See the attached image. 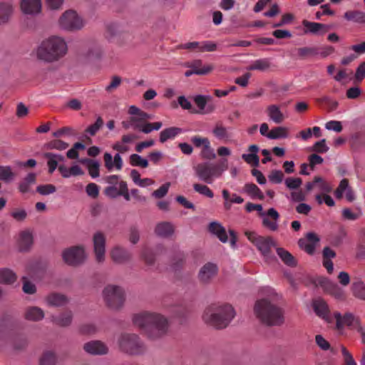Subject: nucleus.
I'll return each instance as SVG.
<instances>
[{
	"mask_svg": "<svg viewBox=\"0 0 365 365\" xmlns=\"http://www.w3.org/2000/svg\"><path fill=\"white\" fill-rule=\"evenodd\" d=\"M211 99L210 96L197 95L194 97V102L198 108V110H193L191 112L194 113H210L215 110V106L207 104V101Z\"/></svg>",
	"mask_w": 365,
	"mask_h": 365,
	"instance_id": "obj_17",
	"label": "nucleus"
},
{
	"mask_svg": "<svg viewBox=\"0 0 365 365\" xmlns=\"http://www.w3.org/2000/svg\"><path fill=\"white\" fill-rule=\"evenodd\" d=\"M344 18L349 21L357 23H365V12L361 11H350L344 14Z\"/></svg>",
	"mask_w": 365,
	"mask_h": 365,
	"instance_id": "obj_45",
	"label": "nucleus"
},
{
	"mask_svg": "<svg viewBox=\"0 0 365 365\" xmlns=\"http://www.w3.org/2000/svg\"><path fill=\"white\" fill-rule=\"evenodd\" d=\"M103 299L111 309H119L124 304L125 297L124 290L119 286L110 284L103 291Z\"/></svg>",
	"mask_w": 365,
	"mask_h": 365,
	"instance_id": "obj_7",
	"label": "nucleus"
},
{
	"mask_svg": "<svg viewBox=\"0 0 365 365\" xmlns=\"http://www.w3.org/2000/svg\"><path fill=\"white\" fill-rule=\"evenodd\" d=\"M217 48V45L216 43L210 41H205L201 42V48L200 52H212L216 51Z\"/></svg>",
	"mask_w": 365,
	"mask_h": 365,
	"instance_id": "obj_59",
	"label": "nucleus"
},
{
	"mask_svg": "<svg viewBox=\"0 0 365 365\" xmlns=\"http://www.w3.org/2000/svg\"><path fill=\"white\" fill-rule=\"evenodd\" d=\"M245 235L264 257L269 255L272 247L274 246V242L271 237L259 236L256 232L250 231H247Z\"/></svg>",
	"mask_w": 365,
	"mask_h": 365,
	"instance_id": "obj_9",
	"label": "nucleus"
},
{
	"mask_svg": "<svg viewBox=\"0 0 365 365\" xmlns=\"http://www.w3.org/2000/svg\"><path fill=\"white\" fill-rule=\"evenodd\" d=\"M325 128L329 130L340 133L342 130L341 123L337 120H330L325 124Z\"/></svg>",
	"mask_w": 365,
	"mask_h": 365,
	"instance_id": "obj_60",
	"label": "nucleus"
},
{
	"mask_svg": "<svg viewBox=\"0 0 365 365\" xmlns=\"http://www.w3.org/2000/svg\"><path fill=\"white\" fill-rule=\"evenodd\" d=\"M56 355L50 351L44 352L39 359V365H56Z\"/></svg>",
	"mask_w": 365,
	"mask_h": 365,
	"instance_id": "obj_46",
	"label": "nucleus"
},
{
	"mask_svg": "<svg viewBox=\"0 0 365 365\" xmlns=\"http://www.w3.org/2000/svg\"><path fill=\"white\" fill-rule=\"evenodd\" d=\"M133 324L142 329L151 339H158L168 331L167 319L158 313L141 312L133 317Z\"/></svg>",
	"mask_w": 365,
	"mask_h": 365,
	"instance_id": "obj_2",
	"label": "nucleus"
},
{
	"mask_svg": "<svg viewBox=\"0 0 365 365\" xmlns=\"http://www.w3.org/2000/svg\"><path fill=\"white\" fill-rule=\"evenodd\" d=\"M257 319L267 327H281L285 322L284 310L267 298L257 300L254 306Z\"/></svg>",
	"mask_w": 365,
	"mask_h": 365,
	"instance_id": "obj_3",
	"label": "nucleus"
},
{
	"mask_svg": "<svg viewBox=\"0 0 365 365\" xmlns=\"http://www.w3.org/2000/svg\"><path fill=\"white\" fill-rule=\"evenodd\" d=\"M302 24L304 26V34L323 36L331 28V26L327 24L312 22L307 20H303Z\"/></svg>",
	"mask_w": 365,
	"mask_h": 365,
	"instance_id": "obj_14",
	"label": "nucleus"
},
{
	"mask_svg": "<svg viewBox=\"0 0 365 365\" xmlns=\"http://www.w3.org/2000/svg\"><path fill=\"white\" fill-rule=\"evenodd\" d=\"M16 177V174L12 171L10 166L0 165V180L6 183L12 182Z\"/></svg>",
	"mask_w": 365,
	"mask_h": 365,
	"instance_id": "obj_43",
	"label": "nucleus"
},
{
	"mask_svg": "<svg viewBox=\"0 0 365 365\" xmlns=\"http://www.w3.org/2000/svg\"><path fill=\"white\" fill-rule=\"evenodd\" d=\"M103 120L101 116H98L96 122L86 128V133L89 134L91 136H93L103 127Z\"/></svg>",
	"mask_w": 365,
	"mask_h": 365,
	"instance_id": "obj_50",
	"label": "nucleus"
},
{
	"mask_svg": "<svg viewBox=\"0 0 365 365\" xmlns=\"http://www.w3.org/2000/svg\"><path fill=\"white\" fill-rule=\"evenodd\" d=\"M17 279L16 273L8 268L0 269V283L4 284H12Z\"/></svg>",
	"mask_w": 365,
	"mask_h": 365,
	"instance_id": "obj_33",
	"label": "nucleus"
},
{
	"mask_svg": "<svg viewBox=\"0 0 365 365\" xmlns=\"http://www.w3.org/2000/svg\"><path fill=\"white\" fill-rule=\"evenodd\" d=\"M34 243V238L29 231H23L19 235L18 241L19 250L21 252H26L31 249Z\"/></svg>",
	"mask_w": 365,
	"mask_h": 365,
	"instance_id": "obj_24",
	"label": "nucleus"
},
{
	"mask_svg": "<svg viewBox=\"0 0 365 365\" xmlns=\"http://www.w3.org/2000/svg\"><path fill=\"white\" fill-rule=\"evenodd\" d=\"M319 55V48L316 46H304L297 48L299 59L304 60Z\"/></svg>",
	"mask_w": 365,
	"mask_h": 365,
	"instance_id": "obj_34",
	"label": "nucleus"
},
{
	"mask_svg": "<svg viewBox=\"0 0 365 365\" xmlns=\"http://www.w3.org/2000/svg\"><path fill=\"white\" fill-rule=\"evenodd\" d=\"M82 163L87 165L88 173L91 176V178H96L99 177L100 163L98 161L87 158L83 160Z\"/></svg>",
	"mask_w": 365,
	"mask_h": 365,
	"instance_id": "obj_41",
	"label": "nucleus"
},
{
	"mask_svg": "<svg viewBox=\"0 0 365 365\" xmlns=\"http://www.w3.org/2000/svg\"><path fill=\"white\" fill-rule=\"evenodd\" d=\"M86 352L92 355H102L108 352V347L101 341H91L83 345Z\"/></svg>",
	"mask_w": 365,
	"mask_h": 365,
	"instance_id": "obj_20",
	"label": "nucleus"
},
{
	"mask_svg": "<svg viewBox=\"0 0 365 365\" xmlns=\"http://www.w3.org/2000/svg\"><path fill=\"white\" fill-rule=\"evenodd\" d=\"M155 233L161 237H169L174 233V226L170 222H161L156 225Z\"/></svg>",
	"mask_w": 365,
	"mask_h": 365,
	"instance_id": "obj_27",
	"label": "nucleus"
},
{
	"mask_svg": "<svg viewBox=\"0 0 365 365\" xmlns=\"http://www.w3.org/2000/svg\"><path fill=\"white\" fill-rule=\"evenodd\" d=\"M62 258L68 265L77 267L84 263L87 255L83 246H73L63 251Z\"/></svg>",
	"mask_w": 365,
	"mask_h": 365,
	"instance_id": "obj_8",
	"label": "nucleus"
},
{
	"mask_svg": "<svg viewBox=\"0 0 365 365\" xmlns=\"http://www.w3.org/2000/svg\"><path fill=\"white\" fill-rule=\"evenodd\" d=\"M218 267L217 264L207 262L205 264L198 272V279L200 283L207 284L217 274Z\"/></svg>",
	"mask_w": 365,
	"mask_h": 365,
	"instance_id": "obj_13",
	"label": "nucleus"
},
{
	"mask_svg": "<svg viewBox=\"0 0 365 365\" xmlns=\"http://www.w3.org/2000/svg\"><path fill=\"white\" fill-rule=\"evenodd\" d=\"M105 167L108 170H111L113 168H115L118 170L122 169L123 160L120 153H116L113 159L110 153H106L103 155Z\"/></svg>",
	"mask_w": 365,
	"mask_h": 365,
	"instance_id": "obj_23",
	"label": "nucleus"
},
{
	"mask_svg": "<svg viewBox=\"0 0 365 365\" xmlns=\"http://www.w3.org/2000/svg\"><path fill=\"white\" fill-rule=\"evenodd\" d=\"M266 215L262 219V225L272 232L277 231L279 227V212L274 207H271L267 210Z\"/></svg>",
	"mask_w": 365,
	"mask_h": 365,
	"instance_id": "obj_18",
	"label": "nucleus"
},
{
	"mask_svg": "<svg viewBox=\"0 0 365 365\" xmlns=\"http://www.w3.org/2000/svg\"><path fill=\"white\" fill-rule=\"evenodd\" d=\"M312 150L320 153H327L329 150V147L326 145V140L322 139L316 142L312 146Z\"/></svg>",
	"mask_w": 365,
	"mask_h": 365,
	"instance_id": "obj_56",
	"label": "nucleus"
},
{
	"mask_svg": "<svg viewBox=\"0 0 365 365\" xmlns=\"http://www.w3.org/2000/svg\"><path fill=\"white\" fill-rule=\"evenodd\" d=\"M289 136V129L287 127L279 126L272 128L267 135V138L272 140L287 138Z\"/></svg>",
	"mask_w": 365,
	"mask_h": 365,
	"instance_id": "obj_39",
	"label": "nucleus"
},
{
	"mask_svg": "<svg viewBox=\"0 0 365 365\" xmlns=\"http://www.w3.org/2000/svg\"><path fill=\"white\" fill-rule=\"evenodd\" d=\"M110 257L112 261L118 264H123L130 262L132 259L131 253L125 248L115 245L110 251Z\"/></svg>",
	"mask_w": 365,
	"mask_h": 365,
	"instance_id": "obj_15",
	"label": "nucleus"
},
{
	"mask_svg": "<svg viewBox=\"0 0 365 365\" xmlns=\"http://www.w3.org/2000/svg\"><path fill=\"white\" fill-rule=\"evenodd\" d=\"M46 302L49 306L61 307L68 302V299L63 294L52 293L47 296Z\"/></svg>",
	"mask_w": 365,
	"mask_h": 365,
	"instance_id": "obj_31",
	"label": "nucleus"
},
{
	"mask_svg": "<svg viewBox=\"0 0 365 365\" xmlns=\"http://www.w3.org/2000/svg\"><path fill=\"white\" fill-rule=\"evenodd\" d=\"M36 182V174L34 173H29L19 185V190L20 192L25 194L30 191L31 186Z\"/></svg>",
	"mask_w": 365,
	"mask_h": 365,
	"instance_id": "obj_30",
	"label": "nucleus"
},
{
	"mask_svg": "<svg viewBox=\"0 0 365 365\" xmlns=\"http://www.w3.org/2000/svg\"><path fill=\"white\" fill-rule=\"evenodd\" d=\"M22 12L28 15H36L41 11V0H22L21 2Z\"/></svg>",
	"mask_w": 365,
	"mask_h": 365,
	"instance_id": "obj_21",
	"label": "nucleus"
},
{
	"mask_svg": "<svg viewBox=\"0 0 365 365\" xmlns=\"http://www.w3.org/2000/svg\"><path fill=\"white\" fill-rule=\"evenodd\" d=\"M200 155L202 159L209 160H214L216 158V154L214 149L211 148L210 143L202 148Z\"/></svg>",
	"mask_w": 365,
	"mask_h": 365,
	"instance_id": "obj_51",
	"label": "nucleus"
},
{
	"mask_svg": "<svg viewBox=\"0 0 365 365\" xmlns=\"http://www.w3.org/2000/svg\"><path fill=\"white\" fill-rule=\"evenodd\" d=\"M271 63L269 58H260L253 62V63L247 67L249 71H264L269 68Z\"/></svg>",
	"mask_w": 365,
	"mask_h": 365,
	"instance_id": "obj_42",
	"label": "nucleus"
},
{
	"mask_svg": "<svg viewBox=\"0 0 365 365\" xmlns=\"http://www.w3.org/2000/svg\"><path fill=\"white\" fill-rule=\"evenodd\" d=\"M11 344L14 350L21 351L27 347L29 339L25 335H16L11 339Z\"/></svg>",
	"mask_w": 365,
	"mask_h": 365,
	"instance_id": "obj_35",
	"label": "nucleus"
},
{
	"mask_svg": "<svg viewBox=\"0 0 365 365\" xmlns=\"http://www.w3.org/2000/svg\"><path fill=\"white\" fill-rule=\"evenodd\" d=\"M285 185L290 190H296L302 184V180L299 178H287L284 180Z\"/></svg>",
	"mask_w": 365,
	"mask_h": 365,
	"instance_id": "obj_54",
	"label": "nucleus"
},
{
	"mask_svg": "<svg viewBox=\"0 0 365 365\" xmlns=\"http://www.w3.org/2000/svg\"><path fill=\"white\" fill-rule=\"evenodd\" d=\"M235 316L233 307L229 304H212L205 309L203 321L215 329L227 327Z\"/></svg>",
	"mask_w": 365,
	"mask_h": 365,
	"instance_id": "obj_4",
	"label": "nucleus"
},
{
	"mask_svg": "<svg viewBox=\"0 0 365 365\" xmlns=\"http://www.w3.org/2000/svg\"><path fill=\"white\" fill-rule=\"evenodd\" d=\"M213 68H214L213 66H212V65H205V66H202L201 71H195V70H192V69L186 71L185 73V76L190 77L193 74L200 75V76L207 75L209 73H210L213 70Z\"/></svg>",
	"mask_w": 365,
	"mask_h": 365,
	"instance_id": "obj_52",
	"label": "nucleus"
},
{
	"mask_svg": "<svg viewBox=\"0 0 365 365\" xmlns=\"http://www.w3.org/2000/svg\"><path fill=\"white\" fill-rule=\"evenodd\" d=\"M118 344L120 350L129 355H140L146 351L143 342L135 334H123L118 339Z\"/></svg>",
	"mask_w": 365,
	"mask_h": 365,
	"instance_id": "obj_6",
	"label": "nucleus"
},
{
	"mask_svg": "<svg viewBox=\"0 0 365 365\" xmlns=\"http://www.w3.org/2000/svg\"><path fill=\"white\" fill-rule=\"evenodd\" d=\"M319 283L326 292L333 296L336 299H344V290L337 284L330 281L327 278L321 279Z\"/></svg>",
	"mask_w": 365,
	"mask_h": 365,
	"instance_id": "obj_16",
	"label": "nucleus"
},
{
	"mask_svg": "<svg viewBox=\"0 0 365 365\" xmlns=\"http://www.w3.org/2000/svg\"><path fill=\"white\" fill-rule=\"evenodd\" d=\"M277 253L283 262L289 267L297 266V261L290 252L282 247L277 248Z\"/></svg>",
	"mask_w": 365,
	"mask_h": 365,
	"instance_id": "obj_40",
	"label": "nucleus"
},
{
	"mask_svg": "<svg viewBox=\"0 0 365 365\" xmlns=\"http://www.w3.org/2000/svg\"><path fill=\"white\" fill-rule=\"evenodd\" d=\"M312 307L317 316L327 322H331L328 305L324 299L319 298L314 300Z\"/></svg>",
	"mask_w": 365,
	"mask_h": 365,
	"instance_id": "obj_19",
	"label": "nucleus"
},
{
	"mask_svg": "<svg viewBox=\"0 0 365 365\" xmlns=\"http://www.w3.org/2000/svg\"><path fill=\"white\" fill-rule=\"evenodd\" d=\"M69 144L61 140H53L46 144L47 149H55L58 150H64L68 148Z\"/></svg>",
	"mask_w": 365,
	"mask_h": 365,
	"instance_id": "obj_48",
	"label": "nucleus"
},
{
	"mask_svg": "<svg viewBox=\"0 0 365 365\" xmlns=\"http://www.w3.org/2000/svg\"><path fill=\"white\" fill-rule=\"evenodd\" d=\"M86 193L88 196L93 198L97 197L99 194L98 186L95 183H89L86 187Z\"/></svg>",
	"mask_w": 365,
	"mask_h": 365,
	"instance_id": "obj_62",
	"label": "nucleus"
},
{
	"mask_svg": "<svg viewBox=\"0 0 365 365\" xmlns=\"http://www.w3.org/2000/svg\"><path fill=\"white\" fill-rule=\"evenodd\" d=\"M56 191V187L52 184L41 185L36 187V192L41 195H48Z\"/></svg>",
	"mask_w": 365,
	"mask_h": 365,
	"instance_id": "obj_53",
	"label": "nucleus"
},
{
	"mask_svg": "<svg viewBox=\"0 0 365 365\" xmlns=\"http://www.w3.org/2000/svg\"><path fill=\"white\" fill-rule=\"evenodd\" d=\"M59 24L63 29L67 31L79 30L83 26L82 19L72 10L66 11L62 14Z\"/></svg>",
	"mask_w": 365,
	"mask_h": 365,
	"instance_id": "obj_10",
	"label": "nucleus"
},
{
	"mask_svg": "<svg viewBox=\"0 0 365 365\" xmlns=\"http://www.w3.org/2000/svg\"><path fill=\"white\" fill-rule=\"evenodd\" d=\"M191 142L194 144V145L197 148H200L202 146L205 148V145L210 143V140L207 138H202L198 135H195L191 138Z\"/></svg>",
	"mask_w": 365,
	"mask_h": 365,
	"instance_id": "obj_61",
	"label": "nucleus"
},
{
	"mask_svg": "<svg viewBox=\"0 0 365 365\" xmlns=\"http://www.w3.org/2000/svg\"><path fill=\"white\" fill-rule=\"evenodd\" d=\"M180 49H187V50H195L197 52H200L201 48V42L198 41H192L188 42L184 44H180L178 46Z\"/></svg>",
	"mask_w": 365,
	"mask_h": 365,
	"instance_id": "obj_58",
	"label": "nucleus"
},
{
	"mask_svg": "<svg viewBox=\"0 0 365 365\" xmlns=\"http://www.w3.org/2000/svg\"><path fill=\"white\" fill-rule=\"evenodd\" d=\"M95 260L98 264H103L106 260V235L101 231L96 232L92 237Z\"/></svg>",
	"mask_w": 365,
	"mask_h": 365,
	"instance_id": "obj_11",
	"label": "nucleus"
},
{
	"mask_svg": "<svg viewBox=\"0 0 365 365\" xmlns=\"http://www.w3.org/2000/svg\"><path fill=\"white\" fill-rule=\"evenodd\" d=\"M130 163L133 166H138L143 168L148 166V160L143 158L138 154H132L130 156Z\"/></svg>",
	"mask_w": 365,
	"mask_h": 365,
	"instance_id": "obj_49",
	"label": "nucleus"
},
{
	"mask_svg": "<svg viewBox=\"0 0 365 365\" xmlns=\"http://www.w3.org/2000/svg\"><path fill=\"white\" fill-rule=\"evenodd\" d=\"M52 321L60 327H68L71 324L72 314L69 312L57 317H53Z\"/></svg>",
	"mask_w": 365,
	"mask_h": 365,
	"instance_id": "obj_44",
	"label": "nucleus"
},
{
	"mask_svg": "<svg viewBox=\"0 0 365 365\" xmlns=\"http://www.w3.org/2000/svg\"><path fill=\"white\" fill-rule=\"evenodd\" d=\"M259 147L257 145H251L249 146L248 150L250 153H244L242 155V158L248 164L252 165L255 167H258L259 164V158L257 155Z\"/></svg>",
	"mask_w": 365,
	"mask_h": 365,
	"instance_id": "obj_25",
	"label": "nucleus"
},
{
	"mask_svg": "<svg viewBox=\"0 0 365 365\" xmlns=\"http://www.w3.org/2000/svg\"><path fill=\"white\" fill-rule=\"evenodd\" d=\"M243 191L252 198H258L259 200H264V198L261 190L254 183H246L243 187Z\"/></svg>",
	"mask_w": 365,
	"mask_h": 365,
	"instance_id": "obj_37",
	"label": "nucleus"
},
{
	"mask_svg": "<svg viewBox=\"0 0 365 365\" xmlns=\"http://www.w3.org/2000/svg\"><path fill=\"white\" fill-rule=\"evenodd\" d=\"M193 189L199 194L206 196L209 198H212L214 197L213 192L206 185L195 183L193 185Z\"/></svg>",
	"mask_w": 365,
	"mask_h": 365,
	"instance_id": "obj_47",
	"label": "nucleus"
},
{
	"mask_svg": "<svg viewBox=\"0 0 365 365\" xmlns=\"http://www.w3.org/2000/svg\"><path fill=\"white\" fill-rule=\"evenodd\" d=\"M227 168V160L223 158L219 164H212L207 162L198 163L193 167V170L199 180L207 184H212L215 179L220 178Z\"/></svg>",
	"mask_w": 365,
	"mask_h": 365,
	"instance_id": "obj_5",
	"label": "nucleus"
},
{
	"mask_svg": "<svg viewBox=\"0 0 365 365\" xmlns=\"http://www.w3.org/2000/svg\"><path fill=\"white\" fill-rule=\"evenodd\" d=\"M320 238L314 232H308L305 238H300L298 241L299 247L307 254L312 255L315 252L317 245Z\"/></svg>",
	"mask_w": 365,
	"mask_h": 365,
	"instance_id": "obj_12",
	"label": "nucleus"
},
{
	"mask_svg": "<svg viewBox=\"0 0 365 365\" xmlns=\"http://www.w3.org/2000/svg\"><path fill=\"white\" fill-rule=\"evenodd\" d=\"M182 132V129L176 127H170L164 129L160 133L159 140L163 143L169 139L174 138Z\"/></svg>",
	"mask_w": 365,
	"mask_h": 365,
	"instance_id": "obj_38",
	"label": "nucleus"
},
{
	"mask_svg": "<svg viewBox=\"0 0 365 365\" xmlns=\"http://www.w3.org/2000/svg\"><path fill=\"white\" fill-rule=\"evenodd\" d=\"M365 78V61L361 63L356 68L355 78L360 82Z\"/></svg>",
	"mask_w": 365,
	"mask_h": 365,
	"instance_id": "obj_64",
	"label": "nucleus"
},
{
	"mask_svg": "<svg viewBox=\"0 0 365 365\" xmlns=\"http://www.w3.org/2000/svg\"><path fill=\"white\" fill-rule=\"evenodd\" d=\"M170 186V182H166L163 184L158 189H157L152 193V196L158 199L163 197L167 195Z\"/></svg>",
	"mask_w": 365,
	"mask_h": 365,
	"instance_id": "obj_57",
	"label": "nucleus"
},
{
	"mask_svg": "<svg viewBox=\"0 0 365 365\" xmlns=\"http://www.w3.org/2000/svg\"><path fill=\"white\" fill-rule=\"evenodd\" d=\"M44 317L43 311L37 307H28L24 313V318L28 321L38 322Z\"/></svg>",
	"mask_w": 365,
	"mask_h": 365,
	"instance_id": "obj_29",
	"label": "nucleus"
},
{
	"mask_svg": "<svg viewBox=\"0 0 365 365\" xmlns=\"http://www.w3.org/2000/svg\"><path fill=\"white\" fill-rule=\"evenodd\" d=\"M351 291L355 297L365 301V284L361 279H358L352 283Z\"/></svg>",
	"mask_w": 365,
	"mask_h": 365,
	"instance_id": "obj_36",
	"label": "nucleus"
},
{
	"mask_svg": "<svg viewBox=\"0 0 365 365\" xmlns=\"http://www.w3.org/2000/svg\"><path fill=\"white\" fill-rule=\"evenodd\" d=\"M341 353L346 365H357L351 353L344 346H341Z\"/></svg>",
	"mask_w": 365,
	"mask_h": 365,
	"instance_id": "obj_63",
	"label": "nucleus"
},
{
	"mask_svg": "<svg viewBox=\"0 0 365 365\" xmlns=\"http://www.w3.org/2000/svg\"><path fill=\"white\" fill-rule=\"evenodd\" d=\"M209 231L212 234L216 235L222 242L225 243L228 241V237L225 229L220 223L217 222H211L209 225Z\"/></svg>",
	"mask_w": 365,
	"mask_h": 365,
	"instance_id": "obj_28",
	"label": "nucleus"
},
{
	"mask_svg": "<svg viewBox=\"0 0 365 365\" xmlns=\"http://www.w3.org/2000/svg\"><path fill=\"white\" fill-rule=\"evenodd\" d=\"M67 53L66 42L63 38L56 36L43 39L35 50L36 59L48 64L61 61Z\"/></svg>",
	"mask_w": 365,
	"mask_h": 365,
	"instance_id": "obj_1",
	"label": "nucleus"
},
{
	"mask_svg": "<svg viewBox=\"0 0 365 365\" xmlns=\"http://www.w3.org/2000/svg\"><path fill=\"white\" fill-rule=\"evenodd\" d=\"M268 178L272 183L279 184L283 181L284 174L279 170H274L268 175Z\"/></svg>",
	"mask_w": 365,
	"mask_h": 365,
	"instance_id": "obj_55",
	"label": "nucleus"
},
{
	"mask_svg": "<svg viewBox=\"0 0 365 365\" xmlns=\"http://www.w3.org/2000/svg\"><path fill=\"white\" fill-rule=\"evenodd\" d=\"M13 6L8 2H0V25L7 23L13 14Z\"/></svg>",
	"mask_w": 365,
	"mask_h": 365,
	"instance_id": "obj_32",
	"label": "nucleus"
},
{
	"mask_svg": "<svg viewBox=\"0 0 365 365\" xmlns=\"http://www.w3.org/2000/svg\"><path fill=\"white\" fill-rule=\"evenodd\" d=\"M266 113L269 119L277 124L282 123L285 119V115L281 111L278 105L271 104L268 106Z\"/></svg>",
	"mask_w": 365,
	"mask_h": 365,
	"instance_id": "obj_22",
	"label": "nucleus"
},
{
	"mask_svg": "<svg viewBox=\"0 0 365 365\" xmlns=\"http://www.w3.org/2000/svg\"><path fill=\"white\" fill-rule=\"evenodd\" d=\"M43 157L47 159V165L48 167V173L52 174L57 168L59 162H63L65 158L61 154L53 153H46Z\"/></svg>",
	"mask_w": 365,
	"mask_h": 365,
	"instance_id": "obj_26",
	"label": "nucleus"
}]
</instances>
